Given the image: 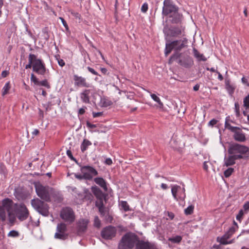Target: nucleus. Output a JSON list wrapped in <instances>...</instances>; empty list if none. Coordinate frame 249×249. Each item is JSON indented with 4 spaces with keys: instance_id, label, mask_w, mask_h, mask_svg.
<instances>
[{
    "instance_id": "36",
    "label": "nucleus",
    "mask_w": 249,
    "mask_h": 249,
    "mask_svg": "<svg viewBox=\"0 0 249 249\" xmlns=\"http://www.w3.org/2000/svg\"><path fill=\"white\" fill-rule=\"evenodd\" d=\"M233 171H234V169L233 168L230 167V168H228L224 172V175L225 177L226 178L229 177L232 174V173L233 172Z\"/></svg>"
},
{
    "instance_id": "13",
    "label": "nucleus",
    "mask_w": 249,
    "mask_h": 249,
    "mask_svg": "<svg viewBox=\"0 0 249 249\" xmlns=\"http://www.w3.org/2000/svg\"><path fill=\"white\" fill-rule=\"evenodd\" d=\"M81 172L84 175L86 179H90L93 176L98 174L97 171L94 168L89 166L82 167Z\"/></svg>"
},
{
    "instance_id": "62",
    "label": "nucleus",
    "mask_w": 249,
    "mask_h": 249,
    "mask_svg": "<svg viewBox=\"0 0 249 249\" xmlns=\"http://www.w3.org/2000/svg\"><path fill=\"white\" fill-rule=\"evenodd\" d=\"M216 73L218 74V79L220 80V81H222L223 80V76L222 75V74L218 71H216Z\"/></svg>"
},
{
    "instance_id": "40",
    "label": "nucleus",
    "mask_w": 249,
    "mask_h": 249,
    "mask_svg": "<svg viewBox=\"0 0 249 249\" xmlns=\"http://www.w3.org/2000/svg\"><path fill=\"white\" fill-rule=\"evenodd\" d=\"M38 86H43L48 89L50 88V85L46 79L39 81Z\"/></svg>"
},
{
    "instance_id": "17",
    "label": "nucleus",
    "mask_w": 249,
    "mask_h": 249,
    "mask_svg": "<svg viewBox=\"0 0 249 249\" xmlns=\"http://www.w3.org/2000/svg\"><path fill=\"white\" fill-rule=\"evenodd\" d=\"M93 192L95 195L98 200L96 201L95 205L97 207L100 208L104 206L103 201L101 196L102 195V192L101 190L97 188H93Z\"/></svg>"
},
{
    "instance_id": "27",
    "label": "nucleus",
    "mask_w": 249,
    "mask_h": 249,
    "mask_svg": "<svg viewBox=\"0 0 249 249\" xmlns=\"http://www.w3.org/2000/svg\"><path fill=\"white\" fill-rule=\"evenodd\" d=\"M91 145V142L87 139H84L81 145V150L83 152L86 151L88 147Z\"/></svg>"
},
{
    "instance_id": "50",
    "label": "nucleus",
    "mask_w": 249,
    "mask_h": 249,
    "mask_svg": "<svg viewBox=\"0 0 249 249\" xmlns=\"http://www.w3.org/2000/svg\"><path fill=\"white\" fill-rule=\"evenodd\" d=\"M59 19L61 20L62 23L63 24V26L66 28V29H68V25L66 21L65 20V19L61 17H60Z\"/></svg>"
},
{
    "instance_id": "37",
    "label": "nucleus",
    "mask_w": 249,
    "mask_h": 249,
    "mask_svg": "<svg viewBox=\"0 0 249 249\" xmlns=\"http://www.w3.org/2000/svg\"><path fill=\"white\" fill-rule=\"evenodd\" d=\"M194 209V207L193 205H190L184 210V213L186 215L191 214L193 213Z\"/></svg>"
},
{
    "instance_id": "63",
    "label": "nucleus",
    "mask_w": 249,
    "mask_h": 249,
    "mask_svg": "<svg viewBox=\"0 0 249 249\" xmlns=\"http://www.w3.org/2000/svg\"><path fill=\"white\" fill-rule=\"evenodd\" d=\"M87 126H88L89 127H90V128H94V127H95V124H90L89 122H87Z\"/></svg>"
},
{
    "instance_id": "43",
    "label": "nucleus",
    "mask_w": 249,
    "mask_h": 249,
    "mask_svg": "<svg viewBox=\"0 0 249 249\" xmlns=\"http://www.w3.org/2000/svg\"><path fill=\"white\" fill-rule=\"evenodd\" d=\"M245 213H248L249 211V201H246L243 205V209Z\"/></svg>"
},
{
    "instance_id": "33",
    "label": "nucleus",
    "mask_w": 249,
    "mask_h": 249,
    "mask_svg": "<svg viewBox=\"0 0 249 249\" xmlns=\"http://www.w3.org/2000/svg\"><path fill=\"white\" fill-rule=\"evenodd\" d=\"M247 214V213H245V212H244V211L242 209H241L239 211L238 213L236 215V219L238 221L241 222L243 218L244 215Z\"/></svg>"
},
{
    "instance_id": "15",
    "label": "nucleus",
    "mask_w": 249,
    "mask_h": 249,
    "mask_svg": "<svg viewBox=\"0 0 249 249\" xmlns=\"http://www.w3.org/2000/svg\"><path fill=\"white\" fill-rule=\"evenodd\" d=\"M67 230V227L64 223L58 224L56 228V232L54 234L55 238L64 239L67 236L65 232Z\"/></svg>"
},
{
    "instance_id": "28",
    "label": "nucleus",
    "mask_w": 249,
    "mask_h": 249,
    "mask_svg": "<svg viewBox=\"0 0 249 249\" xmlns=\"http://www.w3.org/2000/svg\"><path fill=\"white\" fill-rule=\"evenodd\" d=\"M184 31V29L182 27L174 28L172 30V35L173 36H178L181 35Z\"/></svg>"
},
{
    "instance_id": "55",
    "label": "nucleus",
    "mask_w": 249,
    "mask_h": 249,
    "mask_svg": "<svg viewBox=\"0 0 249 249\" xmlns=\"http://www.w3.org/2000/svg\"><path fill=\"white\" fill-rule=\"evenodd\" d=\"M98 209H99V211L100 213H101V214L102 215H105V207L103 206V207L99 208Z\"/></svg>"
},
{
    "instance_id": "2",
    "label": "nucleus",
    "mask_w": 249,
    "mask_h": 249,
    "mask_svg": "<svg viewBox=\"0 0 249 249\" xmlns=\"http://www.w3.org/2000/svg\"><path fill=\"white\" fill-rule=\"evenodd\" d=\"M188 39L186 38H182L180 39L176 40L170 43H166L165 49V54L167 56L172 50L178 53L183 49L187 47ZM179 56L178 53L172 55L170 59L169 62L172 63L174 60L177 59Z\"/></svg>"
},
{
    "instance_id": "8",
    "label": "nucleus",
    "mask_w": 249,
    "mask_h": 249,
    "mask_svg": "<svg viewBox=\"0 0 249 249\" xmlns=\"http://www.w3.org/2000/svg\"><path fill=\"white\" fill-rule=\"evenodd\" d=\"M137 240L134 234L126 233L122 237L119 244V249H132L136 245Z\"/></svg>"
},
{
    "instance_id": "46",
    "label": "nucleus",
    "mask_w": 249,
    "mask_h": 249,
    "mask_svg": "<svg viewBox=\"0 0 249 249\" xmlns=\"http://www.w3.org/2000/svg\"><path fill=\"white\" fill-rule=\"evenodd\" d=\"M235 111L236 113V116H239L240 114V111H239V106L237 103H235Z\"/></svg>"
},
{
    "instance_id": "10",
    "label": "nucleus",
    "mask_w": 249,
    "mask_h": 249,
    "mask_svg": "<svg viewBox=\"0 0 249 249\" xmlns=\"http://www.w3.org/2000/svg\"><path fill=\"white\" fill-rule=\"evenodd\" d=\"M32 206L39 213L44 216L49 214L48 206L38 198L33 199L31 200Z\"/></svg>"
},
{
    "instance_id": "22",
    "label": "nucleus",
    "mask_w": 249,
    "mask_h": 249,
    "mask_svg": "<svg viewBox=\"0 0 249 249\" xmlns=\"http://www.w3.org/2000/svg\"><path fill=\"white\" fill-rule=\"evenodd\" d=\"M90 93L89 89H85L80 93V98L82 101L85 103L89 102V94Z\"/></svg>"
},
{
    "instance_id": "21",
    "label": "nucleus",
    "mask_w": 249,
    "mask_h": 249,
    "mask_svg": "<svg viewBox=\"0 0 249 249\" xmlns=\"http://www.w3.org/2000/svg\"><path fill=\"white\" fill-rule=\"evenodd\" d=\"M94 182L102 187L105 191L107 190V182L102 178H96L94 179Z\"/></svg>"
},
{
    "instance_id": "47",
    "label": "nucleus",
    "mask_w": 249,
    "mask_h": 249,
    "mask_svg": "<svg viewBox=\"0 0 249 249\" xmlns=\"http://www.w3.org/2000/svg\"><path fill=\"white\" fill-rule=\"evenodd\" d=\"M237 229L235 227H231L229 231H228V232L231 234V236L233 235V234L235 232L236 230H237Z\"/></svg>"
},
{
    "instance_id": "49",
    "label": "nucleus",
    "mask_w": 249,
    "mask_h": 249,
    "mask_svg": "<svg viewBox=\"0 0 249 249\" xmlns=\"http://www.w3.org/2000/svg\"><path fill=\"white\" fill-rule=\"evenodd\" d=\"M88 71L91 72V73H92L94 75H98V73L97 71H96L93 69L89 67H88L87 68Z\"/></svg>"
},
{
    "instance_id": "41",
    "label": "nucleus",
    "mask_w": 249,
    "mask_h": 249,
    "mask_svg": "<svg viewBox=\"0 0 249 249\" xmlns=\"http://www.w3.org/2000/svg\"><path fill=\"white\" fill-rule=\"evenodd\" d=\"M8 236L9 237H18L19 236V233L18 231H16L13 230V231H10L8 233Z\"/></svg>"
},
{
    "instance_id": "34",
    "label": "nucleus",
    "mask_w": 249,
    "mask_h": 249,
    "mask_svg": "<svg viewBox=\"0 0 249 249\" xmlns=\"http://www.w3.org/2000/svg\"><path fill=\"white\" fill-rule=\"evenodd\" d=\"M69 12L71 14L72 16H73L76 19H78L79 21L81 20V15L76 11H74L72 10H69Z\"/></svg>"
},
{
    "instance_id": "5",
    "label": "nucleus",
    "mask_w": 249,
    "mask_h": 249,
    "mask_svg": "<svg viewBox=\"0 0 249 249\" xmlns=\"http://www.w3.org/2000/svg\"><path fill=\"white\" fill-rule=\"evenodd\" d=\"M249 150V148L245 145L233 143L230 144L228 152L229 154L234 155L238 159H241L245 157Z\"/></svg>"
},
{
    "instance_id": "12",
    "label": "nucleus",
    "mask_w": 249,
    "mask_h": 249,
    "mask_svg": "<svg viewBox=\"0 0 249 249\" xmlns=\"http://www.w3.org/2000/svg\"><path fill=\"white\" fill-rule=\"evenodd\" d=\"M60 217L64 221L70 223H72L75 219L74 213L70 207H65L61 210Z\"/></svg>"
},
{
    "instance_id": "53",
    "label": "nucleus",
    "mask_w": 249,
    "mask_h": 249,
    "mask_svg": "<svg viewBox=\"0 0 249 249\" xmlns=\"http://www.w3.org/2000/svg\"><path fill=\"white\" fill-rule=\"evenodd\" d=\"M103 113L102 112H92V115L94 118H96L102 116Z\"/></svg>"
},
{
    "instance_id": "11",
    "label": "nucleus",
    "mask_w": 249,
    "mask_h": 249,
    "mask_svg": "<svg viewBox=\"0 0 249 249\" xmlns=\"http://www.w3.org/2000/svg\"><path fill=\"white\" fill-rule=\"evenodd\" d=\"M33 71L42 75H44L46 71L44 63L41 59L37 58L36 55L34 58Z\"/></svg>"
},
{
    "instance_id": "9",
    "label": "nucleus",
    "mask_w": 249,
    "mask_h": 249,
    "mask_svg": "<svg viewBox=\"0 0 249 249\" xmlns=\"http://www.w3.org/2000/svg\"><path fill=\"white\" fill-rule=\"evenodd\" d=\"M13 210L15 213V220L16 219V217H17L19 220L23 221L29 216V211L26 206L23 204H15L14 205L13 204Z\"/></svg>"
},
{
    "instance_id": "1",
    "label": "nucleus",
    "mask_w": 249,
    "mask_h": 249,
    "mask_svg": "<svg viewBox=\"0 0 249 249\" xmlns=\"http://www.w3.org/2000/svg\"><path fill=\"white\" fill-rule=\"evenodd\" d=\"M178 7L174 4L172 0H164L162 7V14L171 18L172 22H179L182 18V15L179 13Z\"/></svg>"
},
{
    "instance_id": "56",
    "label": "nucleus",
    "mask_w": 249,
    "mask_h": 249,
    "mask_svg": "<svg viewBox=\"0 0 249 249\" xmlns=\"http://www.w3.org/2000/svg\"><path fill=\"white\" fill-rule=\"evenodd\" d=\"M67 155L71 159H72L73 158L72 153H71V152L70 150H68L67 151Z\"/></svg>"
},
{
    "instance_id": "32",
    "label": "nucleus",
    "mask_w": 249,
    "mask_h": 249,
    "mask_svg": "<svg viewBox=\"0 0 249 249\" xmlns=\"http://www.w3.org/2000/svg\"><path fill=\"white\" fill-rule=\"evenodd\" d=\"M10 82H7L5 85L4 86L3 88H2V95L4 96L5 95L7 94L10 89Z\"/></svg>"
},
{
    "instance_id": "16",
    "label": "nucleus",
    "mask_w": 249,
    "mask_h": 249,
    "mask_svg": "<svg viewBox=\"0 0 249 249\" xmlns=\"http://www.w3.org/2000/svg\"><path fill=\"white\" fill-rule=\"evenodd\" d=\"M73 79L75 86L87 88L89 87V84L87 83L86 79L84 77L74 75L73 76Z\"/></svg>"
},
{
    "instance_id": "57",
    "label": "nucleus",
    "mask_w": 249,
    "mask_h": 249,
    "mask_svg": "<svg viewBox=\"0 0 249 249\" xmlns=\"http://www.w3.org/2000/svg\"><path fill=\"white\" fill-rule=\"evenodd\" d=\"M203 167V169L205 171H208L209 167H208V166L207 165V161H204V162Z\"/></svg>"
},
{
    "instance_id": "7",
    "label": "nucleus",
    "mask_w": 249,
    "mask_h": 249,
    "mask_svg": "<svg viewBox=\"0 0 249 249\" xmlns=\"http://www.w3.org/2000/svg\"><path fill=\"white\" fill-rule=\"evenodd\" d=\"M230 120V116L227 117L225 123V128L233 133V138L236 141L245 142L246 140V135L242 129L238 127L231 126L229 122Z\"/></svg>"
},
{
    "instance_id": "20",
    "label": "nucleus",
    "mask_w": 249,
    "mask_h": 249,
    "mask_svg": "<svg viewBox=\"0 0 249 249\" xmlns=\"http://www.w3.org/2000/svg\"><path fill=\"white\" fill-rule=\"evenodd\" d=\"M238 160L236 157L232 154H229L228 157H225L224 158V166L228 167L231 166L235 163V160Z\"/></svg>"
},
{
    "instance_id": "60",
    "label": "nucleus",
    "mask_w": 249,
    "mask_h": 249,
    "mask_svg": "<svg viewBox=\"0 0 249 249\" xmlns=\"http://www.w3.org/2000/svg\"><path fill=\"white\" fill-rule=\"evenodd\" d=\"M105 162L107 165H110L112 164V161L110 158H108L106 159Z\"/></svg>"
},
{
    "instance_id": "59",
    "label": "nucleus",
    "mask_w": 249,
    "mask_h": 249,
    "mask_svg": "<svg viewBox=\"0 0 249 249\" xmlns=\"http://www.w3.org/2000/svg\"><path fill=\"white\" fill-rule=\"evenodd\" d=\"M32 133L33 136H36L39 133V130L37 129H35Z\"/></svg>"
},
{
    "instance_id": "26",
    "label": "nucleus",
    "mask_w": 249,
    "mask_h": 249,
    "mask_svg": "<svg viewBox=\"0 0 249 249\" xmlns=\"http://www.w3.org/2000/svg\"><path fill=\"white\" fill-rule=\"evenodd\" d=\"M182 237L180 235L173 236L168 238V241L172 243L179 244L182 240Z\"/></svg>"
},
{
    "instance_id": "19",
    "label": "nucleus",
    "mask_w": 249,
    "mask_h": 249,
    "mask_svg": "<svg viewBox=\"0 0 249 249\" xmlns=\"http://www.w3.org/2000/svg\"><path fill=\"white\" fill-rule=\"evenodd\" d=\"M154 246L149 242L139 241L137 242L136 249H152Z\"/></svg>"
},
{
    "instance_id": "61",
    "label": "nucleus",
    "mask_w": 249,
    "mask_h": 249,
    "mask_svg": "<svg viewBox=\"0 0 249 249\" xmlns=\"http://www.w3.org/2000/svg\"><path fill=\"white\" fill-rule=\"evenodd\" d=\"M58 63L59 65L60 66H61V67H62V66H64V65H65V62H64V61L62 59H60V60H59L58 61Z\"/></svg>"
},
{
    "instance_id": "23",
    "label": "nucleus",
    "mask_w": 249,
    "mask_h": 249,
    "mask_svg": "<svg viewBox=\"0 0 249 249\" xmlns=\"http://www.w3.org/2000/svg\"><path fill=\"white\" fill-rule=\"evenodd\" d=\"M217 241L219 242L222 245L231 244L234 242V239H232L231 240L228 241L225 236L223 235L222 237H218L217 238Z\"/></svg>"
},
{
    "instance_id": "39",
    "label": "nucleus",
    "mask_w": 249,
    "mask_h": 249,
    "mask_svg": "<svg viewBox=\"0 0 249 249\" xmlns=\"http://www.w3.org/2000/svg\"><path fill=\"white\" fill-rule=\"evenodd\" d=\"M243 106L247 109H249V94L244 99Z\"/></svg>"
},
{
    "instance_id": "52",
    "label": "nucleus",
    "mask_w": 249,
    "mask_h": 249,
    "mask_svg": "<svg viewBox=\"0 0 249 249\" xmlns=\"http://www.w3.org/2000/svg\"><path fill=\"white\" fill-rule=\"evenodd\" d=\"M86 108L87 107H83L80 108L78 110V114L82 115L84 114Z\"/></svg>"
},
{
    "instance_id": "3",
    "label": "nucleus",
    "mask_w": 249,
    "mask_h": 249,
    "mask_svg": "<svg viewBox=\"0 0 249 249\" xmlns=\"http://www.w3.org/2000/svg\"><path fill=\"white\" fill-rule=\"evenodd\" d=\"M13 202L9 198L4 199L2 201V205L0 206V218L4 221L6 218V211L8 213L9 220L10 223L15 221V213L13 210Z\"/></svg>"
},
{
    "instance_id": "4",
    "label": "nucleus",
    "mask_w": 249,
    "mask_h": 249,
    "mask_svg": "<svg viewBox=\"0 0 249 249\" xmlns=\"http://www.w3.org/2000/svg\"><path fill=\"white\" fill-rule=\"evenodd\" d=\"M35 188L37 195L46 201H50L51 197L54 195V190L48 186H44L39 182L34 183Z\"/></svg>"
},
{
    "instance_id": "38",
    "label": "nucleus",
    "mask_w": 249,
    "mask_h": 249,
    "mask_svg": "<svg viewBox=\"0 0 249 249\" xmlns=\"http://www.w3.org/2000/svg\"><path fill=\"white\" fill-rule=\"evenodd\" d=\"M241 82L244 85L249 87V78L248 77L243 76L241 79Z\"/></svg>"
},
{
    "instance_id": "35",
    "label": "nucleus",
    "mask_w": 249,
    "mask_h": 249,
    "mask_svg": "<svg viewBox=\"0 0 249 249\" xmlns=\"http://www.w3.org/2000/svg\"><path fill=\"white\" fill-rule=\"evenodd\" d=\"M120 206L122 209H123L125 212L129 210V206L126 201H121L120 203Z\"/></svg>"
},
{
    "instance_id": "31",
    "label": "nucleus",
    "mask_w": 249,
    "mask_h": 249,
    "mask_svg": "<svg viewBox=\"0 0 249 249\" xmlns=\"http://www.w3.org/2000/svg\"><path fill=\"white\" fill-rule=\"evenodd\" d=\"M150 96L151 98L156 102H157L159 106V107L160 108H162L163 107V104L160 101V98L157 96L156 94L150 93Z\"/></svg>"
},
{
    "instance_id": "64",
    "label": "nucleus",
    "mask_w": 249,
    "mask_h": 249,
    "mask_svg": "<svg viewBox=\"0 0 249 249\" xmlns=\"http://www.w3.org/2000/svg\"><path fill=\"white\" fill-rule=\"evenodd\" d=\"M224 236H225V237L229 239L231 236V235L229 232L228 231H227V232H226L225 233L224 235H223Z\"/></svg>"
},
{
    "instance_id": "48",
    "label": "nucleus",
    "mask_w": 249,
    "mask_h": 249,
    "mask_svg": "<svg viewBox=\"0 0 249 249\" xmlns=\"http://www.w3.org/2000/svg\"><path fill=\"white\" fill-rule=\"evenodd\" d=\"M217 120L213 119L209 122L208 125L211 126H213L217 124Z\"/></svg>"
},
{
    "instance_id": "24",
    "label": "nucleus",
    "mask_w": 249,
    "mask_h": 249,
    "mask_svg": "<svg viewBox=\"0 0 249 249\" xmlns=\"http://www.w3.org/2000/svg\"><path fill=\"white\" fill-rule=\"evenodd\" d=\"M112 104V102L107 97H102L101 98L99 105L102 107H107Z\"/></svg>"
},
{
    "instance_id": "54",
    "label": "nucleus",
    "mask_w": 249,
    "mask_h": 249,
    "mask_svg": "<svg viewBox=\"0 0 249 249\" xmlns=\"http://www.w3.org/2000/svg\"><path fill=\"white\" fill-rule=\"evenodd\" d=\"M9 74V72L8 71H3L1 72V76L3 78L6 77Z\"/></svg>"
},
{
    "instance_id": "6",
    "label": "nucleus",
    "mask_w": 249,
    "mask_h": 249,
    "mask_svg": "<svg viewBox=\"0 0 249 249\" xmlns=\"http://www.w3.org/2000/svg\"><path fill=\"white\" fill-rule=\"evenodd\" d=\"M171 193L173 198L178 202V204L183 207L185 204V189L184 185L181 187L178 185H172Z\"/></svg>"
},
{
    "instance_id": "44",
    "label": "nucleus",
    "mask_w": 249,
    "mask_h": 249,
    "mask_svg": "<svg viewBox=\"0 0 249 249\" xmlns=\"http://www.w3.org/2000/svg\"><path fill=\"white\" fill-rule=\"evenodd\" d=\"M94 226L97 228H100L101 226V221L98 216L94 217Z\"/></svg>"
},
{
    "instance_id": "42",
    "label": "nucleus",
    "mask_w": 249,
    "mask_h": 249,
    "mask_svg": "<svg viewBox=\"0 0 249 249\" xmlns=\"http://www.w3.org/2000/svg\"><path fill=\"white\" fill-rule=\"evenodd\" d=\"M31 81L36 85H38L39 82L37 77L33 73H32L31 75Z\"/></svg>"
},
{
    "instance_id": "29",
    "label": "nucleus",
    "mask_w": 249,
    "mask_h": 249,
    "mask_svg": "<svg viewBox=\"0 0 249 249\" xmlns=\"http://www.w3.org/2000/svg\"><path fill=\"white\" fill-rule=\"evenodd\" d=\"M225 86L226 89L229 93L231 95L234 91L235 87L231 85L229 81L226 82Z\"/></svg>"
},
{
    "instance_id": "58",
    "label": "nucleus",
    "mask_w": 249,
    "mask_h": 249,
    "mask_svg": "<svg viewBox=\"0 0 249 249\" xmlns=\"http://www.w3.org/2000/svg\"><path fill=\"white\" fill-rule=\"evenodd\" d=\"M160 186H161V188L163 190H166L168 188V185L165 183H161Z\"/></svg>"
},
{
    "instance_id": "18",
    "label": "nucleus",
    "mask_w": 249,
    "mask_h": 249,
    "mask_svg": "<svg viewBox=\"0 0 249 249\" xmlns=\"http://www.w3.org/2000/svg\"><path fill=\"white\" fill-rule=\"evenodd\" d=\"M89 223L88 219H80L77 223L78 232H84L86 231Z\"/></svg>"
},
{
    "instance_id": "45",
    "label": "nucleus",
    "mask_w": 249,
    "mask_h": 249,
    "mask_svg": "<svg viewBox=\"0 0 249 249\" xmlns=\"http://www.w3.org/2000/svg\"><path fill=\"white\" fill-rule=\"evenodd\" d=\"M148 10V4L146 3H144L142 7L141 10L142 12L145 13Z\"/></svg>"
},
{
    "instance_id": "30",
    "label": "nucleus",
    "mask_w": 249,
    "mask_h": 249,
    "mask_svg": "<svg viewBox=\"0 0 249 249\" xmlns=\"http://www.w3.org/2000/svg\"><path fill=\"white\" fill-rule=\"evenodd\" d=\"M35 58V54L30 53L28 57V61L29 63L26 65L25 69H30L31 67L33 68V64H34V58Z\"/></svg>"
},
{
    "instance_id": "14",
    "label": "nucleus",
    "mask_w": 249,
    "mask_h": 249,
    "mask_svg": "<svg viewBox=\"0 0 249 249\" xmlns=\"http://www.w3.org/2000/svg\"><path fill=\"white\" fill-rule=\"evenodd\" d=\"M116 233L115 227L109 226L103 229L101 231L102 237L105 239H111L114 237Z\"/></svg>"
},
{
    "instance_id": "51",
    "label": "nucleus",
    "mask_w": 249,
    "mask_h": 249,
    "mask_svg": "<svg viewBox=\"0 0 249 249\" xmlns=\"http://www.w3.org/2000/svg\"><path fill=\"white\" fill-rule=\"evenodd\" d=\"M74 176L76 178L80 179V180L82 179H85L84 175L83 174H76L74 175Z\"/></svg>"
},
{
    "instance_id": "25",
    "label": "nucleus",
    "mask_w": 249,
    "mask_h": 249,
    "mask_svg": "<svg viewBox=\"0 0 249 249\" xmlns=\"http://www.w3.org/2000/svg\"><path fill=\"white\" fill-rule=\"evenodd\" d=\"M193 51L195 57L198 61H206L207 60V58L205 57L203 54L199 53L196 49L194 48Z\"/></svg>"
}]
</instances>
